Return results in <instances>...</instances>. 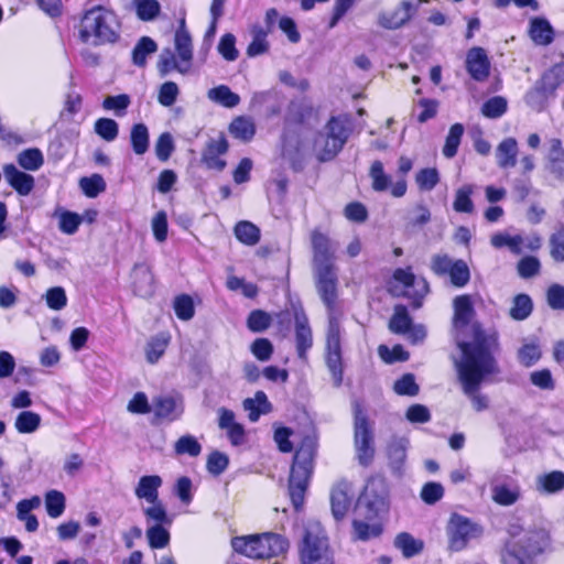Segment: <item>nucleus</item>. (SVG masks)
Wrapping results in <instances>:
<instances>
[{"label": "nucleus", "instance_id": "1", "mask_svg": "<svg viewBox=\"0 0 564 564\" xmlns=\"http://www.w3.org/2000/svg\"><path fill=\"white\" fill-rule=\"evenodd\" d=\"M469 338L457 340L460 358L454 365L462 390L477 412L489 406L487 395L480 394L482 383L494 381L501 373L498 356L501 352L499 333L496 328H485L480 323H471Z\"/></svg>", "mask_w": 564, "mask_h": 564}, {"label": "nucleus", "instance_id": "2", "mask_svg": "<svg viewBox=\"0 0 564 564\" xmlns=\"http://www.w3.org/2000/svg\"><path fill=\"white\" fill-rule=\"evenodd\" d=\"M121 20L115 10L98 4L84 11L78 36L85 44L113 45L121 39Z\"/></svg>", "mask_w": 564, "mask_h": 564}, {"label": "nucleus", "instance_id": "3", "mask_svg": "<svg viewBox=\"0 0 564 564\" xmlns=\"http://www.w3.org/2000/svg\"><path fill=\"white\" fill-rule=\"evenodd\" d=\"M316 451V438L305 436L295 452L289 477V495L296 510H300L304 505L305 494L314 469Z\"/></svg>", "mask_w": 564, "mask_h": 564}, {"label": "nucleus", "instance_id": "4", "mask_svg": "<svg viewBox=\"0 0 564 564\" xmlns=\"http://www.w3.org/2000/svg\"><path fill=\"white\" fill-rule=\"evenodd\" d=\"M230 544L236 553L252 560L276 557L289 549L288 539L273 532L234 536Z\"/></svg>", "mask_w": 564, "mask_h": 564}, {"label": "nucleus", "instance_id": "5", "mask_svg": "<svg viewBox=\"0 0 564 564\" xmlns=\"http://www.w3.org/2000/svg\"><path fill=\"white\" fill-rule=\"evenodd\" d=\"M354 416V446L358 463L367 467L375 457V432L362 403L354 400L351 403Z\"/></svg>", "mask_w": 564, "mask_h": 564}, {"label": "nucleus", "instance_id": "6", "mask_svg": "<svg viewBox=\"0 0 564 564\" xmlns=\"http://www.w3.org/2000/svg\"><path fill=\"white\" fill-rule=\"evenodd\" d=\"M354 416V446L358 463L367 467L375 457V432L362 403L354 400L351 403Z\"/></svg>", "mask_w": 564, "mask_h": 564}, {"label": "nucleus", "instance_id": "7", "mask_svg": "<svg viewBox=\"0 0 564 564\" xmlns=\"http://www.w3.org/2000/svg\"><path fill=\"white\" fill-rule=\"evenodd\" d=\"M302 564H335L328 539L319 523H310L300 545Z\"/></svg>", "mask_w": 564, "mask_h": 564}, {"label": "nucleus", "instance_id": "8", "mask_svg": "<svg viewBox=\"0 0 564 564\" xmlns=\"http://www.w3.org/2000/svg\"><path fill=\"white\" fill-rule=\"evenodd\" d=\"M445 531L448 549L453 552L463 551L471 540L480 538L484 533L480 524L457 512L451 513Z\"/></svg>", "mask_w": 564, "mask_h": 564}, {"label": "nucleus", "instance_id": "9", "mask_svg": "<svg viewBox=\"0 0 564 564\" xmlns=\"http://www.w3.org/2000/svg\"><path fill=\"white\" fill-rule=\"evenodd\" d=\"M324 145L318 153L322 162L333 160L344 148L351 132V122L348 116L332 117L326 127Z\"/></svg>", "mask_w": 564, "mask_h": 564}, {"label": "nucleus", "instance_id": "10", "mask_svg": "<svg viewBox=\"0 0 564 564\" xmlns=\"http://www.w3.org/2000/svg\"><path fill=\"white\" fill-rule=\"evenodd\" d=\"M550 545L551 538L549 531L543 528H536L527 531L518 542H508L502 556L510 549L514 550L516 554L522 560L524 557L531 558L545 552ZM523 562L525 563V561Z\"/></svg>", "mask_w": 564, "mask_h": 564}, {"label": "nucleus", "instance_id": "11", "mask_svg": "<svg viewBox=\"0 0 564 564\" xmlns=\"http://www.w3.org/2000/svg\"><path fill=\"white\" fill-rule=\"evenodd\" d=\"M326 365L332 373L334 386L343 382V364L340 348V326L336 316H330L326 334Z\"/></svg>", "mask_w": 564, "mask_h": 564}, {"label": "nucleus", "instance_id": "12", "mask_svg": "<svg viewBox=\"0 0 564 564\" xmlns=\"http://www.w3.org/2000/svg\"><path fill=\"white\" fill-rule=\"evenodd\" d=\"M388 486L383 478H370L361 496V502L367 509V518H379L389 510Z\"/></svg>", "mask_w": 564, "mask_h": 564}, {"label": "nucleus", "instance_id": "13", "mask_svg": "<svg viewBox=\"0 0 564 564\" xmlns=\"http://www.w3.org/2000/svg\"><path fill=\"white\" fill-rule=\"evenodd\" d=\"M312 243V268L315 271L336 270L335 260L337 243H335L327 235L314 230L311 235Z\"/></svg>", "mask_w": 564, "mask_h": 564}, {"label": "nucleus", "instance_id": "14", "mask_svg": "<svg viewBox=\"0 0 564 564\" xmlns=\"http://www.w3.org/2000/svg\"><path fill=\"white\" fill-rule=\"evenodd\" d=\"M317 293L328 311V319L334 315L338 297V276L336 270L313 272Z\"/></svg>", "mask_w": 564, "mask_h": 564}, {"label": "nucleus", "instance_id": "15", "mask_svg": "<svg viewBox=\"0 0 564 564\" xmlns=\"http://www.w3.org/2000/svg\"><path fill=\"white\" fill-rule=\"evenodd\" d=\"M423 2H427V0H403L394 10L381 13L379 24L389 30L399 29L410 21Z\"/></svg>", "mask_w": 564, "mask_h": 564}, {"label": "nucleus", "instance_id": "16", "mask_svg": "<svg viewBox=\"0 0 564 564\" xmlns=\"http://www.w3.org/2000/svg\"><path fill=\"white\" fill-rule=\"evenodd\" d=\"M393 279L402 283L405 288H412L413 291H408L406 295L412 299V305L414 308H420L423 303V299L430 292V286L424 278H416L410 268L397 269L393 272Z\"/></svg>", "mask_w": 564, "mask_h": 564}, {"label": "nucleus", "instance_id": "17", "mask_svg": "<svg viewBox=\"0 0 564 564\" xmlns=\"http://www.w3.org/2000/svg\"><path fill=\"white\" fill-rule=\"evenodd\" d=\"M228 141L224 134L217 139H210L202 154V162L209 170L221 172L226 167V161L220 155L228 151Z\"/></svg>", "mask_w": 564, "mask_h": 564}, {"label": "nucleus", "instance_id": "18", "mask_svg": "<svg viewBox=\"0 0 564 564\" xmlns=\"http://www.w3.org/2000/svg\"><path fill=\"white\" fill-rule=\"evenodd\" d=\"M466 69L476 82H485L490 72V62L482 47H473L466 56Z\"/></svg>", "mask_w": 564, "mask_h": 564}, {"label": "nucleus", "instance_id": "19", "mask_svg": "<svg viewBox=\"0 0 564 564\" xmlns=\"http://www.w3.org/2000/svg\"><path fill=\"white\" fill-rule=\"evenodd\" d=\"M294 319L297 356L299 358L305 360L306 354L313 345L312 330L308 325V318L303 310L295 311Z\"/></svg>", "mask_w": 564, "mask_h": 564}, {"label": "nucleus", "instance_id": "20", "mask_svg": "<svg viewBox=\"0 0 564 564\" xmlns=\"http://www.w3.org/2000/svg\"><path fill=\"white\" fill-rule=\"evenodd\" d=\"M3 175L8 184L21 196H28L34 188V177L20 171L14 164H6Z\"/></svg>", "mask_w": 564, "mask_h": 564}, {"label": "nucleus", "instance_id": "21", "mask_svg": "<svg viewBox=\"0 0 564 564\" xmlns=\"http://www.w3.org/2000/svg\"><path fill=\"white\" fill-rule=\"evenodd\" d=\"M131 278L134 293L141 297H149L154 292V278L149 265L139 263L133 267Z\"/></svg>", "mask_w": 564, "mask_h": 564}, {"label": "nucleus", "instance_id": "22", "mask_svg": "<svg viewBox=\"0 0 564 564\" xmlns=\"http://www.w3.org/2000/svg\"><path fill=\"white\" fill-rule=\"evenodd\" d=\"M153 411L159 419L175 421L183 413V403L171 395L159 397L153 401Z\"/></svg>", "mask_w": 564, "mask_h": 564}, {"label": "nucleus", "instance_id": "23", "mask_svg": "<svg viewBox=\"0 0 564 564\" xmlns=\"http://www.w3.org/2000/svg\"><path fill=\"white\" fill-rule=\"evenodd\" d=\"M409 440L405 437H392L387 447L389 465L393 473L400 474L406 459Z\"/></svg>", "mask_w": 564, "mask_h": 564}, {"label": "nucleus", "instance_id": "24", "mask_svg": "<svg viewBox=\"0 0 564 564\" xmlns=\"http://www.w3.org/2000/svg\"><path fill=\"white\" fill-rule=\"evenodd\" d=\"M554 96L555 94L538 79L534 86L525 94L524 101L532 110L541 112Z\"/></svg>", "mask_w": 564, "mask_h": 564}, {"label": "nucleus", "instance_id": "25", "mask_svg": "<svg viewBox=\"0 0 564 564\" xmlns=\"http://www.w3.org/2000/svg\"><path fill=\"white\" fill-rule=\"evenodd\" d=\"M174 45L180 59L192 66L193 61V42L192 36L186 29L185 19L180 21V25L174 35Z\"/></svg>", "mask_w": 564, "mask_h": 564}, {"label": "nucleus", "instance_id": "26", "mask_svg": "<svg viewBox=\"0 0 564 564\" xmlns=\"http://www.w3.org/2000/svg\"><path fill=\"white\" fill-rule=\"evenodd\" d=\"M475 314L473 303L468 295L454 299V326L460 330L469 325Z\"/></svg>", "mask_w": 564, "mask_h": 564}, {"label": "nucleus", "instance_id": "27", "mask_svg": "<svg viewBox=\"0 0 564 564\" xmlns=\"http://www.w3.org/2000/svg\"><path fill=\"white\" fill-rule=\"evenodd\" d=\"M518 152V142L514 138L503 139L496 149L498 166L501 169L516 166Z\"/></svg>", "mask_w": 564, "mask_h": 564}, {"label": "nucleus", "instance_id": "28", "mask_svg": "<svg viewBox=\"0 0 564 564\" xmlns=\"http://www.w3.org/2000/svg\"><path fill=\"white\" fill-rule=\"evenodd\" d=\"M529 34L538 45H549L554 40V30L545 18H532Z\"/></svg>", "mask_w": 564, "mask_h": 564}, {"label": "nucleus", "instance_id": "29", "mask_svg": "<svg viewBox=\"0 0 564 564\" xmlns=\"http://www.w3.org/2000/svg\"><path fill=\"white\" fill-rule=\"evenodd\" d=\"M162 478L158 475L142 476L134 489V495L147 502H155L159 499V488Z\"/></svg>", "mask_w": 564, "mask_h": 564}, {"label": "nucleus", "instance_id": "30", "mask_svg": "<svg viewBox=\"0 0 564 564\" xmlns=\"http://www.w3.org/2000/svg\"><path fill=\"white\" fill-rule=\"evenodd\" d=\"M330 507L333 517L339 521L345 518L350 507V498L347 494V485L338 484L330 492Z\"/></svg>", "mask_w": 564, "mask_h": 564}, {"label": "nucleus", "instance_id": "31", "mask_svg": "<svg viewBox=\"0 0 564 564\" xmlns=\"http://www.w3.org/2000/svg\"><path fill=\"white\" fill-rule=\"evenodd\" d=\"M192 66L182 59H177L171 50H164L158 61V70L161 77H165L172 70H177L181 74H187Z\"/></svg>", "mask_w": 564, "mask_h": 564}, {"label": "nucleus", "instance_id": "32", "mask_svg": "<svg viewBox=\"0 0 564 564\" xmlns=\"http://www.w3.org/2000/svg\"><path fill=\"white\" fill-rule=\"evenodd\" d=\"M492 500L500 506H512L521 496L520 487L517 484L494 485L491 488Z\"/></svg>", "mask_w": 564, "mask_h": 564}, {"label": "nucleus", "instance_id": "33", "mask_svg": "<svg viewBox=\"0 0 564 564\" xmlns=\"http://www.w3.org/2000/svg\"><path fill=\"white\" fill-rule=\"evenodd\" d=\"M207 97L209 100L226 108H234L240 102L239 95L231 91V89L226 85H219L209 89Z\"/></svg>", "mask_w": 564, "mask_h": 564}, {"label": "nucleus", "instance_id": "34", "mask_svg": "<svg viewBox=\"0 0 564 564\" xmlns=\"http://www.w3.org/2000/svg\"><path fill=\"white\" fill-rule=\"evenodd\" d=\"M158 51V44L149 36H142L132 50V63L138 67L147 65L149 55Z\"/></svg>", "mask_w": 564, "mask_h": 564}, {"label": "nucleus", "instance_id": "35", "mask_svg": "<svg viewBox=\"0 0 564 564\" xmlns=\"http://www.w3.org/2000/svg\"><path fill=\"white\" fill-rule=\"evenodd\" d=\"M130 142L137 155H143L149 149L150 135L144 123H135L130 131Z\"/></svg>", "mask_w": 564, "mask_h": 564}, {"label": "nucleus", "instance_id": "36", "mask_svg": "<svg viewBox=\"0 0 564 564\" xmlns=\"http://www.w3.org/2000/svg\"><path fill=\"white\" fill-rule=\"evenodd\" d=\"M252 41L247 47V55L256 57L264 54L269 50V42L267 41L268 31L261 25H253L251 29Z\"/></svg>", "mask_w": 564, "mask_h": 564}, {"label": "nucleus", "instance_id": "37", "mask_svg": "<svg viewBox=\"0 0 564 564\" xmlns=\"http://www.w3.org/2000/svg\"><path fill=\"white\" fill-rule=\"evenodd\" d=\"M412 325L408 310L404 305H395L394 313L389 322V329L394 334H406Z\"/></svg>", "mask_w": 564, "mask_h": 564}, {"label": "nucleus", "instance_id": "38", "mask_svg": "<svg viewBox=\"0 0 564 564\" xmlns=\"http://www.w3.org/2000/svg\"><path fill=\"white\" fill-rule=\"evenodd\" d=\"M17 162L26 171H37L43 165L44 158L40 149L30 148L18 154Z\"/></svg>", "mask_w": 564, "mask_h": 564}, {"label": "nucleus", "instance_id": "39", "mask_svg": "<svg viewBox=\"0 0 564 564\" xmlns=\"http://www.w3.org/2000/svg\"><path fill=\"white\" fill-rule=\"evenodd\" d=\"M170 336L159 334L152 337L145 347V357L148 362L155 364L165 352L169 345Z\"/></svg>", "mask_w": 564, "mask_h": 564}, {"label": "nucleus", "instance_id": "40", "mask_svg": "<svg viewBox=\"0 0 564 564\" xmlns=\"http://www.w3.org/2000/svg\"><path fill=\"white\" fill-rule=\"evenodd\" d=\"M235 236L240 242L254 246L260 240V229L250 221H239L235 227Z\"/></svg>", "mask_w": 564, "mask_h": 564}, {"label": "nucleus", "instance_id": "41", "mask_svg": "<svg viewBox=\"0 0 564 564\" xmlns=\"http://www.w3.org/2000/svg\"><path fill=\"white\" fill-rule=\"evenodd\" d=\"M133 7L138 19L144 22L155 20L161 12L158 0H133Z\"/></svg>", "mask_w": 564, "mask_h": 564}, {"label": "nucleus", "instance_id": "42", "mask_svg": "<svg viewBox=\"0 0 564 564\" xmlns=\"http://www.w3.org/2000/svg\"><path fill=\"white\" fill-rule=\"evenodd\" d=\"M538 488L547 494H555L564 489V473L554 470L538 478Z\"/></svg>", "mask_w": 564, "mask_h": 564}, {"label": "nucleus", "instance_id": "43", "mask_svg": "<svg viewBox=\"0 0 564 564\" xmlns=\"http://www.w3.org/2000/svg\"><path fill=\"white\" fill-rule=\"evenodd\" d=\"M229 132L236 138L241 141H250L254 133L256 128L253 122L245 117H238L232 120V122L229 126Z\"/></svg>", "mask_w": 564, "mask_h": 564}, {"label": "nucleus", "instance_id": "44", "mask_svg": "<svg viewBox=\"0 0 564 564\" xmlns=\"http://www.w3.org/2000/svg\"><path fill=\"white\" fill-rule=\"evenodd\" d=\"M490 242L497 249L508 248L513 254L522 252L523 238L520 235L510 236L505 232H498L491 236Z\"/></svg>", "mask_w": 564, "mask_h": 564}, {"label": "nucleus", "instance_id": "45", "mask_svg": "<svg viewBox=\"0 0 564 564\" xmlns=\"http://www.w3.org/2000/svg\"><path fill=\"white\" fill-rule=\"evenodd\" d=\"M533 310V303L529 295L518 294L512 301L510 316L514 321H523L530 316Z\"/></svg>", "mask_w": 564, "mask_h": 564}, {"label": "nucleus", "instance_id": "46", "mask_svg": "<svg viewBox=\"0 0 564 564\" xmlns=\"http://www.w3.org/2000/svg\"><path fill=\"white\" fill-rule=\"evenodd\" d=\"M151 506L142 509L143 514L148 522L153 521L159 525H170L172 519L169 517L162 501L158 499L155 502H149Z\"/></svg>", "mask_w": 564, "mask_h": 564}, {"label": "nucleus", "instance_id": "47", "mask_svg": "<svg viewBox=\"0 0 564 564\" xmlns=\"http://www.w3.org/2000/svg\"><path fill=\"white\" fill-rule=\"evenodd\" d=\"M41 424V416L32 411H22L18 414L14 426L19 433L29 434L35 432Z\"/></svg>", "mask_w": 564, "mask_h": 564}, {"label": "nucleus", "instance_id": "48", "mask_svg": "<svg viewBox=\"0 0 564 564\" xmlns=\"http://www.w3.org/2000/svg\"><path fill=\"white\" fill-rule=\"evenodd\" d=\"M394 545L402 551L405 557H412L423 550V543L415 540L410 533L402 532L397 535Z\"/></svg>", "mask_w": 564, "mask_h": 564}, {"label": "nucleus", "instance_id": "49", "mask_svg": "<svg viewBox=\"0 0 564 564\" xmlns=\"http://www.w3.org/2000/svg\"><path fill=\"white\" fill-rule=\"evenodd\" d=\"M369 176L372 181V189L376 192H384L391 185V177L384 172L381 161H375L371 164Z\"/></svg>", "mask_w": 564, "mask_h": 564}, {"label": "nucleus", "instance_id": "50", "mask_svg": "<svg viewBox=\"0 0 564 564\" xmlns=\"http://www.w3.org/2000/svg\"><path fill=\"white\" fill-rule=\"evenodd\" d=\"M464 134V126L462 123H454L448 131L443 148L444 156L452 159L456 155L458 147Z\"/></svg>", "mask_w": 564, "mask_h": 564}, {"label": "nucleus", "instance_id": "51", "mask_svg": "<svg viewBox=\"0 0 564 564\" xmlns=\"http://www.w3.org/2000/svg\"><path fill=\"white\" fill-rule=\"evenodd\" d=\"M473 192L471 185H464L456 191L455 200L453 203L455 212L467 214L474 212V203L471 200Z\"/></svg>", "mask_w": 564, "mask_h": 564}, {"label": "nucleus", "instance_id": "52", "mask_svg": "<svg viewBox=\"0 0 564 564\" xmlns=\"http://www.w3.org/2000/svg\"><path fill=\"white\" fill-rule=\"evenodd\" d=\"M540 80L555 94L564 83V59L544 72Z\"/></svg>", "mask_w": 564, "mask_h": 564}, {"label": "nucleus", "instance_id": "53", "mask_svg": "<svg viewBox=\"0 0 564 564\" xmlns=\"http://www.w3.org/2000/svg\"><path fill=\"white\" fill-rule=\"evenodd\" d=\"M174 451L177 455H188L197 457L202 452V445L193 435L181 436L174 444Z\"/></svg>", "mask_w": 564, "mask_h": 564}, {"label": "nucleus", "instance_id": "54", "mask_svg": "<svg viewBox=\"0 0 564 564\" xmlns=\"http://www.w3.org/2000/svg\"><path fill=\"white\" fill-rule=\"evenodd\" d=\"M355 538L360 541H368L378 538L382 533V525L378 522L367 523L365 521L355 520L352 522Z\"/></svg>", "mask_w": 564, "mask_h": 564}, {"label": "nucleus", "instance_id": "55", "mask_svg": "<svg viewBox=\"0 0 564 564\" xmlns=\"http://www.w3.org/2000/svg\"><path fill=\"white\" fill-rule=\"evenodd\" d=\"M508 109L507 99L502 96H495L489 98L481 106V113L490 119L500 118Z\"/></svg>", "mask_w": 564, "mask_h": 564}, {"label": "nucleus", "instance_id": "56", "mask_svg": "<svg viewBox=\"0 0 564 564\" xmlns=\"http://www.w3.org/2000/svg\"><path fill=\"white\" fill-rule=\"evenodd\" d=\"M455 259L446 253H436L431 258V271L437 276H446L452 273L455 267Z\"/></svg>", "mask_w": 564, "mask_h": 564}, {"label": "nucleus", "instance_id": "57", "mask_svg": "<svg viewBox=\"0 0 564 564\" xmlns=\"http://www.w3.org/2000/svg\"><path fill=\"white\" fill-rule=\"evenodd\" d=\"M145 533L151 549H163L170 543V532L163 525L153 524Z\"/></svg>", "mask_w": 564, "mask_h": 564}, {"label": "nucleus", "instance_id": "58", "mask_svg": "<svg viewBox=\"0 0 564 564\" xmlns=\"http://www.w3.org/2000/svg\"><path fill=\"white\" fill-rule=\"evenodd\" d=\"M173 307L175 315L182 321H189L195 314L193 299L187 294H181L176 296Z\"/></svg>", "mask_w": 564, "mask_h": 564}, {"label": "nucleus", "instance_id": "59", "mask_svg": "<svg viewBox=\"0 0 564 564\" xmlns=\"http://www.w3.org/2000/svg\"><path fill=\"white\" fill-rule=\"evenodd\" d=\"M45 507L51 518H58L65 510V497L61 491L51 490L45 496Z\"/></svg>", "mask_w": 564, "mask_h": 564}, {"label": "nucleus", "instance_id": "60", "mask_svg": "<svg viewBox=\"0 0 564 564\" xmlns=\"http://www.w3.org/2000/svg\"><path fill=\"white\" fill-rule=\"evenodd\" d=\"M95 132L107 142H111L118 137L119 126L113 119L100 118L95 122Z\"/></svg>", "mask_w": 564, "mask_h": 564}, {"label": "nucleus", "instance_id": "61", "mask_svg": "<svg viewBox=\"0 0 564 564\" xmlns=\"http://www.w3.org/2000/svg\"><path fill=\"white\" fill-rule=\"evenodd\" d=\"M80 187L87 197L94 198L106 189V182L99 174L90 177H83L79 182Z\"/></svg>", "mask_w": 564, "mask_h": 564}, {"label": "nucleus", "instance_id": "62", "mask_svg": "<svg viewBox=\"0 0 564 564\" xmlns=\"http://www.w3.org/2000/svg\"><path fill=\"white\" fill-rule=\"evenodd\" d=\"M542 352L540 346L536 344H524L518 350L519 362L529 368L535 365L541 359Z\"/></svg>", "mask_w": 564, "mask_h": 564}, {"label": "nucleus", "instance_id": "63", "mask_svg": "<svg viewBox=\"0 0 564 564\" xmlns=\"http://www.w3.org/2000/svg\"><path fill=\"white\" fill-rule=\"evenodd\" d=\"M229 465V458L219 451L212 452L207 457L206 468L214 476L221 475Z\"/></svg>", "mask_w": 564, "mask_h": 564}, {"label": "nucleus", "instance_id": "64", "mask_svg": "<svg viewBox=\"0 0 564 564\" xmlns=\"http://www.w3.org/2000/svg\"><path fill=\"white\" fill-rule=\"evenodd\" d=\"M550 253L554 261L564 262V225H560L551 235Z\"/></svg>", "mask_w": 564, "mask_h": 564}]
</instances>
